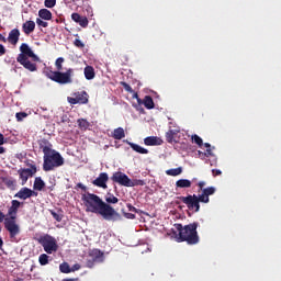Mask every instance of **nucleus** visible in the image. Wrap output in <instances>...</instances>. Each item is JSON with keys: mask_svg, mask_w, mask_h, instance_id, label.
<instances>
[{"mask_svg": "<svg viewBox=\"0 0 281 281\" xmlns=\"http://www.w3.org/2000/svg\"><path fill=\"white\" fill-rule=\"evenodd\" d=\"M81 201L83 202L86 212H91L92 214H100L103 216L105 221H120L122 215L113 209L110 204L102 201L97 194L94 193H85L81 196Z\"/></svg>", "mask_w": 281, "mask_h": 281, "instance_id": "f257e3e1", "label": "nucleus"}, {"mask_svg": "<svg viewBox=\"0 0 281 281\" xmlns=\"http://www.w3.org/2000/svg\"><path fill=\"white\" fill-rule=\"evenodd\" d=\"M63 63H65V58L59 57L55 61L56 71L47 68L44 74L46 78L53 80V82H57V85H71L74 82V68H68L65 72H63Z\"/></svg>", "mask_w": 281, "mask_h": 281, "instance_id": "f03ea898", "label": "nucleus"}, {"mask_svg": "<svg viewBox=\"0 0 281 281\" xmlns=\"http://www.w3.org/2000/svg\"><path fill=\"white\" fill-rule=\"evenodd\" d=\"M21 207V202L19 200H12L11 206L8 210V215L10 217H4V229L9 232L10 238H16L21 234V227L16 224V213Z\"/></svg>", "mask_w": 281, "mask_h": 281, "instance_id": "7ed1b4c3", "label": "nucleus"}, {"mask_svg": "<svg viewBox=\"0 0 281 281\" xmlns=\"http://www.w3.org/2000/svg\"><path fill=\"white\" fill-rule=\"evenodd\" d=\"M20 54L16 57V61L24 67V69H27V71H36L38 67L35 63H41V58L36 54H34V50L27 45L26 43H22L20 46ZM30 58H32L33 63L30 61Z\"/></svg>", "mask_w": 281, "mask_h": 281, "instance_id": "20e7f679", "label": "nucleus"}, {"mask_svg": "<svg viewBox=\"0 0 281 281\" xmlns=\"http://www.w3.org/2000/svg\"><path fill=\"white\" fill-rule=\"evenodd\" d=\"M199 223L188 224L183 227L181 224L176 225L178 234V243H188V245H196L199 243V233L196 228Z\"/></svg>", "mask_w": 281, "mask_h": 281, "instance_id": "39448f33", "label": "nucleus"}, {"mask_svg": "<svg viewBox=\"0 0 281 281\" xmlns=\"http://www.w3.org/2000/svg\"><path fill=\"white\" fill-rule=\"evenodd\" d=\"M60 166H65V158H63L60 153L53 149V151L44 155V172H50V170H54V168H60Z\"/></svg>", "mask_w": 281, "mask_h": 281, "instance_id": "423d86ee", "label": "nucleus"}, {"mask_svg": "<svg viewBox=\"0 0 281 281\" xmlns=\"http://www.w3.org/2000/svg\"><path fill=\"white\" fill-rule=\"evenodd\" d=\"M40 245H42L46 254H56L58 251V241L49 234H45L37 238Z\"/></svg>", "mask_w": 281, "mask_h": 281, "instance_id": "0eeeda50", "label": "nucleus"}, {"mask_svg": "<svg viewBox=\"0 0 281 281\" xmlns=\"http://www.w3.org/2000/svg\"><path fill=\"white\" fill-rule=\"evenodd\" d=\"M111 181H113V183H119V186H123L124 188H135V186L142 183V180H131V178L122 171L114 172L111 177Z\"/></svg>", "mask_w": 281, "mask_h": 281, "instance_id": "6e6552de", "label": "nucleus"}, {"mask_svg": "<svg viewBox=\"0 0 281 281\" xmlns=\"http://www.w3.org/2000/svg\"><path fill=\"white\" fill-rule=\"evenodd\" d=\"M104 262V252L100 249H92L89 251L88 259L86 260V267L88 269H93L95 265Z\"/></svg>", "mask_w": 281, "mask_h": 281, "instance_id": "1a4fd4ad", "label": "nucleus"}, {"mask_svg": "<svg viewBox=\"0 0 281 281\" xmlns=\"http://www.w3.org/2000/svg\"><path fill=\"white\" fill-rule=\"evenodd\" d=\"M179 201L183 202L184 205H187L188 210L199 212L201 210V204L199 203V200L196 199V194L193 195H187V196H179Z\"/></svg>", "mask_w": 281, "mask_h": 281, "instance_id": "9d476101", "label": "nucleus"}, {"mask_svg": "<svg viewBox=\"0 0 281 281\" xmlns=\"http://www.w3.org/2000/svg\"><path fill=\"white\" fill-rule=\"evenodd\" d=\"M35 172H37L36 165H31V168L20 169L18 173L22 181V186H25L27 183V179H30V177H32Z\"/></svg>", "mask_w": 281, "mask_h": 281, "instance_id": "9b49d317", "label": "nucleus"}, {"mask_svg": "<svg viewBox=\"0 0 281 281\" xmlns=\"http://www.w3.org/2000/svg\"><path fill=\"white\" fill-rule=\"evenodd\" d=\"M109 182V173L101 172L97 179L92 181L93 186L97 188H103V190H106V183Z\"/></svg>", "mask_w": 281, "mask_h": 281, "instance_id": "f8f14e48", "label": "nucleus"}, {"mask_svg": "<svg viewBox=\"0 0 281 281\" xmlns=\"http://www.w3.org/2000/svg\"><path fill=\"white\" fill-rule=\"evenodd\" d=\"M212 196V187L202 190V194L196 195L198 203H210Z\"/></svg>", "mask_w": 281, "mask_h": 281, "instance_id": "ddd939ff", "label": "nucleus"}, {"mask_svg": "<svg viewBox=\"0 0 281 281\" xmlns=\"http://www.w3.org/2000/svg\"><path fill=\"white\" fill-rule=\"evenodd\" d=\"M71 19L75 21V23H78L80 27H88L89 25V19H87V16L80 15V13H72Z\"/></svg>", "mask_w": 281, "mask_h": 281, "instance_id": "4468645a", "label": "nucleus"}, {"mask_svg": "<svg viewBox=\"0 0 281 281\" xmlns=\"http://www.w3.org/2000/svg\"><path fill=\"white\" fill-rule=\"evenodd\" d=\"M34 30H36V22L32 20H27L22 24V32H24L26 36H30Z\"/></svg>", "mask_w": 281, "mask_h": 281, "instance_id": "2eb2a0df", "label": "nucleus"}, {"mask_svg": "<svg viewBox=\"0 0 281 281\" xmlns=\"http://www.w3.org/2000/svg\"><path fill=\"white\" fill-rule=\"evenodd\" d=\"M38 146L44 155H48L49 153H52L54 150V149H52L53 148L52 143H49V140H47L45 138L38 140Z\"/></svg>", "mask_w": 281, "mask_h": 281, "instance_id": "dca6fc26", "label": "nucleus"}, {"mask_svg": "<svg viewBox=\"0 0 281 281\" xmlns=\"http://www.w3.org/2000/svg\"><path fill=\"white\" fill-rule=\"evenodd\" d=\"M20 36H21V31H19V29H13L9 32L8 42L11 45H16V43H19Z\"/></svg>", "mask_w": 281, "mask_h": 281, "instance_id": "f3484780", "label": "nucleus"}, {"mask_svg": "<svg viewBox=\"0 0 281 281\" xmlns=\"http://www.w3.org/2000/svg\"><path fill=\"white\" fill-rule=\"evenodd\" d=\"M31 191H30V188H22L20 189L19 193H15L14 196L15 199H21L22 201H26V199H30V195H31Z\"/></svg>", "mask_w": 281, "mask_h": 281, "instance_id": "a211bd4d", "label": "nucleus"}, {"mask_svg": "<svg viewBox=\"0 0 281 281\" xmlns=\"http://www.w3.org/2000/svg\"><path fill=\"white\" fill-rule=\"evenodd\" d=\"M78 104H88L89 103V93L87 91L77 92L76 94Z\"/></svg>", "mask_w": 281, "mask_h": 281, "instance_id": "6ab92c4d", "label": "nucleus"}, {"mask_svg": "<svg viewBox=\"0 0 281 281\" xmlns=\"http://www.w3.org/2000/svg\"><path fill=\"white\" fill-rule=\"evenodd\" d=\"M83 74L86 80H93V78H95V68H93V66H86Z\"/></svg>", "mask_w": 281, "mask_h": 281, "instance_id": "aec40b11", "label": "nucleus"}, {"mask_svg": "<svg viewBox=\"0 0 281 281\" xmlns=\"http://www.w3.org/2000/svg\"><path fill=\"white\" fill-rule=\"evenodd\" d=\"M111 137H113V139H124V137H126V133L123 127H117L112 132Z\"/></svg>", "mask_w": 281, "mask_h": 281, "instance_id": "412c9836", "label": "nucleus"}, {"mask_svg": "<svg viewBox=\"0 0 281 281\" xmlns=\"http://www.w3.org/2000/svg\"><path fill=\"white\" fill-rule=\"evenodd\" d=\"M128 146H131V148L133 150H135V153H138L139 155H148V149L135 144V143H131L127 142Z\"/></svg>", "mask_w": 281, "mask_h": 281, "instance_id": "4be33fe9", "label": "nucleus"}, {"mask_svg": "<svg viewBox=\"0 0 281 281\" xmlns=\"http://www.w3.org/2000/svg\"><path fill=\"white\" fill-rule=\"evenodd\" d=\"M45 188V181H43V178L36 177L33 184V190H37L38 192H42V190Z\"/></svg>", "mask_w": 281, "mask_h": 281, "instance_id": "5701e85b", "label": "nucleus"}, {"mask_svg": "<svg viewBox=\"0 0 281 281\" xmlns=\"http://www.w3.org/2000/svg\"><path fill=\"white\" fill-rule=\"evenodd\" d=\"M120 199H117V196H115L113 193L108 192L105 194V203L106 205H115V203H119Z\"/></svg>", "mask_w": 281, "mask_h": 281, "instance_id": "b1692460", "label": "nucleus"}, {"mask_svg": "<svg viewBox=\"0 0 281 281\" xmlns=\"http://www.w3.org/2000/svg\"><path fill=\"white\" fill-rule=\"evenodd\" d=\"M40 19H43L44 21H52V11L47 9H41L38 11Z\"/></svg>", "mask_w": 281, "mask_h": 281, "instance_id": "393cba45", "label": "nucleus"}, {"mask_svg": "<svg viewBox=\"0 0 281 281\" xmlns=\"http://www.w3.org/2000/svg\"><path fill=\"white\" fill-rule=\"evenodd\" d=\"M143 104L148 110L155 109V101H153V97H150V95H145V98L143 100Z\"/></svg>", "mask_w": 281, "mask_h": 281, "instance_id": "a878e982", "label": "nucleus"}, {"mask_svg": "<svg viewBox=\"0 0 281 281\" xmlns=\"http://www.w3.org/2000/svg\"><path fill=\"white\" fill-rule=\"evenodd\" d=\"M176 188H192V181L188 179H180L176 182Z\"/></svg>", "mask_w": 281, "mask_h": 281, "instance_id": "bb28decb", "label": "nucleus"}, {"mask_svg": "<svg viewBox=\"0 0 281 281\" xmlns=\"http://www.w3.org/2000/svg\"><path fill=\"white\" fill-rule=\"evenodd\" d=\"M77 123H78L80 131H87L89 128V126H91V123H89V121H87V119H78Z\"/></svg>", "mask_w": 281, "mask_h": 281, "instance_id": "cd10ccee", "label": "nucleus"}, {"mask_svg": "<svg viewBox=\"0 0 281 281\" xmlns=\"http://www.w3.org/2000/svg\"><path fill=\"white\" fill-rule=\"evenodd\" d=\"M181 172H183V168L178 167V168H175V169L167 170L166 175H168L169 177H179V175H181Z\"/></svg>", "mask_w": 281, "mask_h": 281, "instance_id": "c85d7f7f", "label": "nucleus"}, {"mask_svg": "<svg viewBox=\"0 0 281 281\" xmlns=\"http://www.w3.org/2000/svg\"><path fill=\"white\" fill-rule=\"evenodd\" d=\"M145 146H157V136H148L144 139Z\"/></svg>", "mask_w": 281, "mask_h": 281, "instance_id": "c756f323", "label": "nucleus"}, {"mask_svg": "<svg viewBox=\"0 0 281 281\" xmlns=\"http://www.w3.org/2000/svg\"><path fill=\"white\" fill-rule=\"evenodd\" d=\"M50 215L53 216V218H55V221H57V223L63 222V218L65 215H63V210L55 212V211H49Z\"/></svg>", "mask_w": 281, "mask_h": 281, "instance_id": "7c9ffc66", "label": "nucleus"}, {"mask_svg": "<svg viewBox=\"0 0 281 281\" xmlns=\"http://www.w3.org/2000/svg\"><path fill=\"white\" fill-rule=\"evenodd\" d=\"M175 135H177V131H175V130H169L166 133V139H167L168 144H172V142H175Z\"/></svg>", "mask_w": 281, "mask_h": 281, "instance_id": "2f4dec72", "label": "nucleus"}, {"mask_svg": "<svg viewBox=\"0 0 281 281\" xmlns=\"http://www.w3.org/2000/svg\"><path fill=\"white\" fill-rule=\"evenodd\" d=\"M38 262L42 267H45V265H49V256H47V254H42L38 257Z\"/></svg>", "mask_w": 281, "mask_h": 281, "instance_id": "473e14b6", "label": "nucleus"}, {"mask_svg": "<svg viewBox=\"0 0 281 281\" xmlns=\"http://www.w3.org/2000/svg\"><path fill=\"white\" fill-rule=\"evenodd\" d=\"M59 271L61 273H71V267H69V263L63 262L61 265H59Z\"/></svg>", "mask_w": 281, "mask_h": 281, "instance_id": "72a5a7b5", "label": "nucleus"}, {"mask_svg": "<svg viewBox=\"0 0 281 281\" xmlns=\"http://www.w3.org/2000/svg\"><path fill=\"white\" fill-rule=\"evenodd\" d=\"M191 139L193 144H196L198 146H203V138L200 137L199 135L194 134L191 136Z\"/></svg>", "mask_w": 281, "mask_h": 281, "instance_id": "f704fd0d", "label": "nucleus"}, {"mask_svg": "<svg viewBox=\"0 0 281 281\" xmlns=\"http://www.w3.org/2000/svg\"><path fill=\"white\" fill-rule=\"evenodd\" d=\"M16 121L18 122H23V120H25V117H27V113L25 112H18L15 114Z\"/></svg>", "mask_w": 281, "mask_h": 281, "instance_id": "c9c22d12", "label": "nucleus"}, {"mask_svg": "<svg viewBox=\"0 0 281 281\" xmlns=\"http://www.w3.org/2000/svg\"><path fill=\"white\" fill-rule=\"evenodd\" d=\"M36 23L40 27H47L49 25V23H47L46 21H43L42 18H37L36 19Z\"/></svg>", "mask_w": 281, "mask_h": 281, "instance_id": "e433bc0d", "label": "nucleus"}, {"mask_svg": "<svg viewBox=\"0 0 281 281\" xmlns=\"http://www.w3.org/2000/svg\"><path fill=\"white\" fill-rule=\"evenodd\" d=\"M74 45H75V47H78L79 49H83V47H85V43H82V41H80V38H76L74 41Z\"/></svg>", "mask_w": 281, "mask_h": 281, "instance_id": "4c0bfd02", "label": "nucleus"}, {"mask_svg": "<svg viewBox=\"0 0 281 281\" xmlns=\"http://www.w3.org/2000/svg\"><path fill=\"white\" fill-rule=\"evenodd\" d=\"M44 5L45 8H54V5H56V0H45Z\"/></svg>", "mask_w": 281, "mask_h": 281, "instance_id": "58836bf2", "label": "nucleus"}, {"mask_svg": "<svg viewBox=\"0 0 281 281\" xmlns=\"http://www.w3.org/2000/svg\"><path fill=\"white\" fill-rule=\"evenodd\" d=\"M122 212H123V216H125V218H130L131 221L135 220V214L126 213V212H124V210H122Z\"/></svg>", "mask_w": 281, "mask_h": 281, "instance_id": "ea45409f", "label": "nucleus"}, {"mask_svg": "<svg viewBox=\"0 0 281 281\" xmlns=\"http://www.w3.org/2000/svg\"><path fill=\"white\" fill-rule=\"evenodd\" d=\"M123 87L125 91H127L128 93H133V88L131 87V85L123 82Z\"/></svg>", "mask_w": 281, "mask_h": 281, "instance_id": "a19ab883", "label": "nucleus"}, {"mask_svg": "<svg viewBox=\"0 0 281 281\" xmlns=\"http://www.w3.org/2000/svg\"><path fill=\"white\" fill-rule=\"evenodd\" d=\"M67 100H68L69 104H78L77 97H75V98L74 97H68Z\"/></svg>", "mask_w": 281, "mask_h": 281, "instance_id": "79ce46f5", "label": "nucleus"}, {"mask_svg": "<svg viewBox=\"0 0 281 281\" xmlns=\"http://www.w3.org/2000/svg\"><path fill=\"white\" fill-rule=\"evenodd\" d=\"M127 210H128V212H134L135 214H137V209L135 206H133V204H131V203L127 204Z\"/></svg>", "mask_w": 281, "mask_h": 281, "instance_id": "37998d69", "label": "nucleus"}, {"mask_svg": "<svg viewBox=\"0 0 281 281\" xmlns=\"http://www.w3.org/2000/svg\"><path fill=\"white\" fill-rule=\"evenodd\" d=\"M81 269V266L79 263H75L71 268H70V271H80Z\"/></svg>", "mask_w": 281, "mask_h": 281, "instance_id": "c03bdc74", "label": "nucleus"}, {"mask_svg": "<svg viewBox=\"0 0 281 281\" xmlns=\"http://www.w3.org/2000/svg\"><path fill=\"white\" fill-rule=\"evenodd\" d=\"M4 54H5V46L0 44V56H4Z\"/></svg>", "mask_w": 281, "mask_h": 281, "instance_id": "a18cd8bd", "label": "nucleus"}, {"mask_svg": "<svg viewBox=\"0 0 281 281\" xmlns=\"http://www.w3.org/2000/svg\"><path fill=\"white\" fill-rule=\"evenodd\" d=\"M3 144H5V136L0 133V146H3Z\"/></svg>", "mask_w": 281, "mask_h": 281, "instance_id": "49530a36", "label": "nucleus"}, {"mask_svg": "<svg viewBox=\"0 0 281 281\" xmlns=\"http://www.w3.org/2000/svg\"><path fill=\"white\" fill-rule=\"evenodd\" d=\"M198 186H199V188H200V191H202L203 192V188H205V182H203V181H200L199 183H198Z\"/></svg>", "mask_w": 281, "mask_h": 281, "instance_id": "de8ad7c7", "label": "nucleus"}, {"mask_svg": "<svg viewBox=\"0 0 281 281\" xmlns=\"http://www.w3.org/2000/svg\"><path fill=\"white\" fill-rule=\"evenodd\" d=\"M30 192H31L30 199H32V196H38V192L33 191L32 189H30Z\"/></svg>", "mask_w": 281, "mask_h": 281, "instance_id": "09e8293b", "label": "nucleus"}, {"mask_svg": "<svg viewBox=\"0 0 281 281\" xmlns=\"http://www.w3.org/2000/svg\"><path fill=\"white\" fill-rule=\"evenodd\" d=\"M77 188H80V190L87 191V187L80 182L77 184Z\"/></svg>", "mask_w": 281, "mask_h": 281, "instance_id": "8fccbe9b", "label": "nucleus"}, {"mask_svg": "<svg viewBox=\"0 0 281 281\" xmlns=\"http://www.w3.org/2000/svg\"><path fill=\"white\" fill-rule=\"evenodd\" d=\"M0 41L2 42V43H5V37L2 35V34H0Z\"/></svg>", "mask_w": 281, "mask_h": 281, "instance_id": "3c124183", "label": "nucleus"}, {"mask_svg": "<svg viewBox=\"0 0 281 281\" xmlns=\"http://www.w3.org/2000/svg\"><path fill=\"white\" fill-rule=\"evenodd\" d=\"M3 153H5V148L0 146V155H3Z\"/></svg>", "mask_w": 281, "mask_h": 281, "instance_id": "603ef678", "label": "nucleus"}, {"mask_svg": "<svg viewBox=\"0 0 281 281\" xmlns=\"http://www.w3.org/2000/svg\"><path fill=\"white\" fill-rule=\"evenodd\" d=\"M67 120H68L67 116H63V117H61V122H63V123L67 122Z\"/></svg>", "mask_w": 281, "mask_h": 281, "instance_id": "864d4df0", "label": "nucleus"}, {"mask_svg": "<svg viewBox=\"0 0 281 281\" xmlns=\"http://www.w3.org/2000/svg\"><path fill=\"white\" fill-rule=\"evenodd\" d=\"M3 247V239L0 237V249Z\"/></svg>", "mask_w": 281, "mask_h": 281, "instance_id": "5fc2aeb1", "label": "nucleus"}, {"mask_svg": "<svg viewBox=\"0 0 281 281\" xmlns=\"http://www.w3.org/2000/svg\"><path fill=\"white\" fill-rule=\"evenodd\" d=\"M78 279H64L63 281H76Z\"/></svg>", "mask_w": 281, "mask_h": 281, "instance_id": "6e6d98bb", "label": "nucleus"}, {"mask_svg": "<svg viewBox=\"0 0 281 281\" xmlns=\"http://www.w3.org/2000/svg\"><path fill=\"white\" fill-rule=\"evenodd\" d=\"M204 146H205L206 148H210V147H211L210 143H205Z\"/></svg>", "mask_w": 281, "mask_h": 281, "instance_id": "4d7b16f0", "label": "nucleus"}, {"mask_svg": "<svg viewBox=\"0 0 281 281\" xmlns=\"http://www.w3.org/2000/svg\"><path fill=\"white\" fill-rule=\"evenodd\" d=\"M138 104H142V99L137 98Z\"/></svg>", "mask_w": 281, "mask_h": 281, "instance_id": "13d9d810", "label": "nucleus"}, {"mask_svg": "<svg viewBox=\"0 0 281 281\" xmlns=\"http://www.w3.org/2000/svg\"><path fill=\"white\" fill-rule=\"evenodd\" d=\"M207 154H209V155H211V154H212L210 149H207Z\"/></svg>", "mask_w": 281, "mask_h": 281, "instance_id": "bf43d9fd", "label": "nucleus"}, {"mask_svg": "<svg viewBox=\"0 0 281 281\" xmlns=\"http://www.w3.org/2000/svg\"><path fill=\"white\" fill-rule=\"evenodd\" d=\"M15 281H23V280H21V279H18V280H15Z\"/></svg>", "mask_w": 281, "mask_h": 281, "instance_id": "052dcab7", "label": "nucleus"}, {"mask_svg": "<svg viewBox=\"0 0 281 281\" xmlns=\"http://www.w3.org/2000/svg\"><path fill=\"white\" fill-rule=\"evenodd\" d=\"M8 183H9V186H10V183H12V181H9Z\"/></svg>", "mask_w": 281, "mask_h": 281, "instance_id": "680f3d73", "label": "nucleus"}]
</instances>
